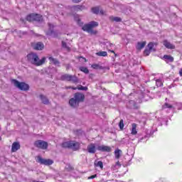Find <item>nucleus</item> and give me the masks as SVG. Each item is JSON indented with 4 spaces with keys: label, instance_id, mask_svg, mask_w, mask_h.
<instances>
[{
    "label": "nucleus",
    "instance_id": "nucleus-37",
    "mask_svg": "<svg viewBox=\"0 0 182 182\" xmlns=\"http://www.w3.org/2000/svg\"><path fill=\"white\" fill-rule=\"evenodd\" d=\"M77 23H78V25H80V26H82L83 25V23L79 18L77 20Z\"/></svg>",
    "mask_w": 182,
    "mask_h": 182
},
{
    "label": "nucleus",
    "instance_id": "nucleus-1",
    "mask_svg": "<svg viewBox=\"0 0 182 182\" xmlns=\"http://www.w3.org/2000/svg\"><path fill=\"white\" fill-rule=\"evenodd\" d=\"M27 60L34 66H42L46 62V57L39 59V55L36 53H30L27 55Z\"/></svg>",
    "mask_w": 182,
    "mask_h": 182
},
{
    "label": "nucleus",
    "instance_id": "nucleus-41",
    "mask_svg": "<svg viewBox=\"0 0 182 182\" xmlns=\"http://www.w3.org/2000/svg\"><path fill=\"white\" fill-rule=\"evenodd\" d=\"M72 87H75L68 86V87H65V89H67V90H69V89H72Z\"/></svg>",
    "mask_w": 182,
    "mask_h": 182
},
{
    "label": "nucleus",
    "instance_id": "nucleus-7",
    "mask_svg": "<svg viewBox=\"0 0 182 182\" xmlns=\"http://www.w3.org/2000/svg\"><path fill=\"white\" fill-rule=\"evenodd\" d=\"M33 146L34 147L41 149V150H47L49 146V144H48L46 141L38 139L34 141Z\"/></svg>",
    "mask_w": 182,
    "mask_h": 182
},
{
    "label": "nucleus",
    "instance_id": "nucleus-2",
    "mask_svg": "<svg viewBox=\"0 0 182 182\" xmlns=\"http://www.w3.org/2000/svg\"><path fill=\"white\" fill-rule=\"evenodd\" d=\"M85 102V94L81 92H76L74 94V97L70 99L69 105L73 109L77 108L80 103Z\"/></svg>",
    "mask_w": 182,
    "mask_h": 182
},
{
    "label": "nucleus",
    "instance_id": "nucleus-20",
    "mask_svg": "<svg viewBox=\"0 0 182 182\" xmlns=\"http://www.w3.org/2000/svg\"><path fill=\"white\" fill-rule=\"evenodd\" d=\"M26 21L28 22H35V14H28L26 18Z\"/></svg>",
    "mask_w": 182,
    "mask_h": 182
},
{
    "label": "nucleus",
    "instance_id": "nucleus-28",
    "mask_svg": "<svg viewBox=\"0 0 182 182\" xmlns=\"http://www.w3.org/2000/svg\"><path fill=\"white\" fill-rule=\"evenodd\" d=\"M120 154H122V150L116 149L114 151L115 159H117V160H119V159H120Z\"/></svg>",
    "mask_w": 182,
    "mask_h": 182
},
{
    "label": "nucleus",
    "instance_id": "nucleus-3",
    "mask_svg": "<svg viewBox=\"0 0 182 182\" xmlns=\"http://www.w3.org/2000/svg\"><path fill=\"white\" fill-rule=\"evenodd\" d=\"M99 26V23L96 21H91L90 23L85 24L82 29L84 32H87V33H90L91 35H96L97 33V31L93 30L94 28Z\"/></svg>",
    "mask_w": 182,
    "mask_h": 182
},
{
    "label": "nucleus",
    "instance_id": "nucleus-38",
    "mask_svg": "<svg viewBox=\"0 0 182 182\" xmlns=\"http://www.w3.org/2000/svg\"><path fill=\"white\" fill-rule=\"evenodd\" d=\"M74 4H79L80 2H82V0H72Z\"/></svg>",
    "mask_w": 182,
    "mask_h": 182
},
{
    "label": "nucleus",
    "instance_id": "nucleus-23",
    "mask_svg": "<svg viewBox=\"0 0 182 182\" xmlns=\"http://www.w3.org/2000/svg\"><path fill=\"white\" fill-rule=\"evenodd\" d=\"M109 21H111V22H122V18L111 16H109Z\"/></svg>",
    "mask_w": 182,
    "mask_h": 182
},
{
    "label": "nucleus",
    "instance_id": "nucleus-43",
    "mask_svg": "<svg viewBox=\"0 0 182 182\" xmlns=\"http://www.w3.org/2000/svg\"><path fill=\"white\" fill-rule=\"evenodd\" d=\"M108 52H111V53H114V50H108Z\"/></svg>",
    "mask_w": 182,
    "mask_h": 182
},
{
    "label": "nucleus",
    "instance_id": "nucleus-21",
    "mask_svg": "<svg viewBox=\"0 0 182 182\" xmlns=\"http://www.w3.org/2000/svg\"><path fill=\"white\" fill-rule=\"evenodd\" d=\"M91 68L92 69H95V70H103V69H105V68H103V66L99 65V64H96L94 63L91 65Z\"/></svg>",
    "mask_w": 182,
    "mask_h": 182
},
{
    "label": "nucleus",
    "instance_id": "nucleus-17",
    "mask_svg": "<svg viewBox=\"0 0 182 182\" xmlns=\"http://www.w3.org/2000/svg\"><path fill=\"white\" fill-rule=\"evenodd\" d=\"M132 127L131 134L136 136L137 134V124L133 123L132 124Z\"/></svg>",
    "mask_w": 182,
    "mask_h": 182
},
{
    "label": "nucleus",
    "instance_id": "nucleus-12",
    "mask_svg": "<svg viewBox=\"0 0 182 182\" xmlns=\"http://www.w3.org/2000/svg\"><path fill=\"white\" fill-rule=\"evenodd\" d=\"M87 151L91 154H95L96 153V144L93 143L90 144L87 147Z\"/></svg>",
    "mask_w": 182,
    "mask_h": 182
},
{
    "label": "nucleus",
    "instance_id": "nucleus-5",
    "mask_svg": "<svg viewBox=\"0 0 182 182\" xmlns=\"http://www.w3.org/2000/svg\"><path fill=\"white\" fill-rule=\"evenodd\" d=\"M12 82L17 89L23 90V92H28L29 90V85L26 82H19L18 80H12Z\"/></svg>",
    "mask_w": 182,
    "mask_h": 182
},
{
    "label": "nucleus",
    "instance_id": "nucleus-29",
    "mask_svg": "<svg viewBox=\"0 0 182 182\" xmlns=\"http://www.w3.org/2000/svg\"><path fill=\"white\" fill-rule=\"evenodd\" d=\"M97 56H103V57H106L107 56V52L106 51H100L96 53Z\"/></svg>",
    "mask_w": 182,
    "mask_h": 182
},
{
    "label": "nucleus",
    "instance_id": "nucleus-39",
    "mask_svg": "<svg viewBox=\"0 0 182 182\" xmlns=\"http://www.w3.org/2000/svg\"><path fill=\"white\" fill-rule=\"evenodd\" d=\"M116 166H119V167H122V164H120V161H117Z\"/></svg>",
    "mask_w": 182,
    "mask_h": 182
},
{
    "label": "nucleus",
    "instance_id": "nucleus-13",
    "mask_svg": "<svg viewBox=\"0 0 182 182\" xmlns=\"http://www.w3.org/2000/svg\"><path fill=\"white\" fill-rule=\"evenodd\" d=\"M19 149H21V144L18 141L14 142L11 146V153H16Z\"/></svg>",
    "mask_w": 182,
    "mask_h": 182
},
{
    "label": "nucleus",
    "instance_id": "nucleus-11",
    "mask_svg": "<svg viewBox=\"0 0 182 182\" xmlns=\"http://www.w3.org/2000/svg\"><path fill=\"white\" fill-rule=\"evenodd\" d=\"M97 150L99 151L110 153V151H112V147L106 145H102V146H97Z\"/></svg>",
    "mask_w": 182,
    "mask_h": 182
},
{
    "label": "nucleus",
    "instance_id": "nucleus-25",
    "mask_svg": "<svg viewBox=\"0 0 182 182\" xmlns=\"http://www.w3.org/2000/svg\"><path fill=\"white\" fill-rule=\"evenodd\" d=\"M100 9L99 6L92 7L91 9V11L92 14H95V15H99Z\"/></svg>",
    "mask_w": 182,
    "mask_h": 182
},
{
    "label": "nucleus",
    "instance_id": "nucleus-16",
    "mask_svg": "<svg viewBox=\"0 0 182 182\" xmlns=\"http://www.w3.org/2000/svg\"><path fill=\"white\" fill-rule=\"evenodd\" d=\"M163 60H165L166 63H168V62L171 63L174 62V57L171 56V55H164L163 56Z\"/></svg>",
    "mask_w": 182,
    "mask_h": 182
},
{
    "label": "nucleus",
    "instance_id": "nucleus-10",
    "mask_svg": "<svg viewBox=\"0 0 182 182\" xmlns=\"http://www.w3.org/2000/svg\"><path fill=\"white\" fill-rule=\"evenodd\" d=\"M31 47L34 50H42L45 48V45L42 42L31 43Z\"/></svg>",
    "mask_w": 182,
    "mask_h": 182
},
{
    "label": "nucleus",
    "instance_id": "nucleus-6",
    "mask_svg": "<svg viewBox=\"0 0 182 182\" xmlns=\"http://www.w3.org/2000/svg\"><path fill=\"white\" fill-rule=\"evenodd\" d=\"M61 80H65L66 82H70L75 85L79 83V78L76 75H72L69 74H64L61 76Z\"/></svg>",
    "mask_w": 182,
    "mask_h": 182
},
{
    "label": "nucleus",
    "instance_id": "nucleus-32",
    "mask_svg": "<svg viewBox=\"0 0 182 182\" xmlns=\"http://www.w3.org/2000/svg\"><path fill=\"white\" fill-rule=\"evenodd\" d=\"M119 127L121 130H123L124 127V121L123 119H120L119 122Z\"/></svg>",
    "mask_w": 182,
    "mask_h": 182
},
{
    "label": "nucleus",
    "instance_id": "nucleus-18",
    "mask_svg": "<svg viewBox=\"0 0 182 182\" xmlns=\"http://www.w3.org/2000/svg\"><path fill=\"white\" fill-rule=\"evenodd\" d=\"M42 21H43V16H42V15L34 14V21L42 22Z\"/></svg>",
    "mask_w": 182,
    "mask_h": 182
},
{
    "label": "nucleus",
    "instance_id": "nucleus-44",
    "mask_svg": "<svg viewBox=\"0 0 182 182\" xmlns=\"http://www.w3.org/2000/svg\"><path fill=\"white\" fill-rule=\"evenodd\" d=\"M114 55L115 58L117 57V54L115 52H114Z\"/></svg>",
    "mask_w": 182,
    "mask_h": 182
},
{
    "label": "nucleus",
    "instance_id": "nucleus-30",
    "mask_svg": "<svg viewBox=\"0 0 182 182\" xmlns=\"http://www.w3.org/2000/svg\"><path fill=\"white\" fill-rule=\"evenodd\" d=\"M66 171H73L75 170V168L70 164H67V166L65 167Z\"/></svg>",
    "mask_w": 182,
    "mask_h": 182
},
{
    "label": "nucleus",
    "instance_id": "nucleus-34",
    "mask_svg": "<svg viewBox=\"0 0 182 182\" xmlns=\"http://www.w3.org/2000/svg\"><path fill=\"white\" fill-rule=\"evenodd\" d=\"M97 167H100V168H103V162H102L101 161H99L97 164H96Z\"/></svg>",
    "mask_w": 182,
    "mask_h": 182
},
{
    "label": "nucleus",
    "instance_id": "nucleus-27",
    "mask_svg": "<svg viewBox=\"0 0 182 182\" xmlns=\"http://www.w3.org/2000/svg\"><path fill=\"white\" fill-rule=\"evenodd\" d=\"M62 47L67 51L70 52V47L68 46V44L65 41H62Z\"/></svg>",
    "mask_w": 182,
    "mask_h": 182
},
{
    "label": "nucleus",
    "instance_id": "nucleus-24",
    "mask_svg": "<svg viewBox=\"0 0 182 182\" xmlns=\"http://www.w3.org/2000/svg\"><path fill=\"white\" fill-rule=\"evenodd\" d=\"M87 87H83L82 85H78L77 87H72L73 90H87Z\"/></svg>",
    "mask_w": 182,
    "mask_h": 182
},
{
    "label": "nucleus",
    "instance_id": "nucleus-15",
    "mask_svg": "<svg viewBox=\"0 0 182 182\" xmlns=\"http://www.w3.org/2000/svg\"><path fill=\"white\" fill-rule=\"evenodd\" d=\"M163 43H164V46H165V48H166L167 49H176V46H174L173 44H171L167 40H164L163 41Z\"/></svg>",
    "mask_w": 182,
    "mask_h": 182
},
{
    "label": "nucleus",
    "instance_id": "nucleus-8",
    "mask_svg": "<svg viewBox=\"0 0 182 182\" xmlns=\"http://www.w3.org/2000/svg\"><path fill=\"white\" fill-rule=\"evenodd\" d=\"M148 48H146L144 50V56H149L150 53H151V50H154V52L156 51V49H154V43L152 42L149 43L148 44Z\"/></svg>",
    "mask_w": 182,
    "mask_h": 182
},
{
    "label": "nucleus",
    "instance_id": "nucleus-33",
    "mask_svg": "<svg viewBox=\"0 0 182 182\" xmlns=\"http://www.w3.org/2000/svg\"><path fill=\"white\" fill-rule=\"evenodd\" d=\"M164 109H172L173 108V105H169L168 103L166 102L164 106H163Z\"/></svg>",
    "mask_w": 182,
    "mask_h": 182
},
{
    "label": "nucleus",
    "instance_id": "nucleus-46",
    "mask_svg": "<svg viewBox=\"0 0 182 182\" xmlns=\"http://www.w3.org/2000/svg\"><path fill=\"white\" fill-rule=\"evenodd\" d=\"M0 130H1V127H0Z\"/></svg>",
    "mask_w": 182,
    "mask_h": 182
},
{
    "label": "nucleus",
    "instance_id": "nucleus-9",
    "mask_svg": "<svg viewBox=\"0 0 182 182\" xmlns=\"http://www.w3.org/2000/svg\"><path fill=\"white\" fill-rule=\"evenodd\" d=\"M38 162L40 163V164H43L44 166H52V164H53V160L45 159L41 156H38Z\"/></svg>",
    "mask_w": 182,
    "mask_h": 182
},
{
    "label": "nucleus",
    "instance_id": "nucleus-22",
    "mask_svg": "<svg viewBox=\"0 0 182 182\" xmlns=\"http://www.w3.org/2000/svg\"><path fill=\"white\" fill-rule=\"evenodd\" d=\"M40 98L42 100V103H43V105H49V100L48 99V97H45L43 95H41Z\"/></svg>",
    "mask_w": 182,
    "mask_h": 182
},
{
    "label": "nucleus",
    "instance_id": "nucleus-42",
    "mask_svg": "<svg viewBox=\"0 0 182 182\" xmlns=\"http://www.w3.org/2000/svg\"><path fill=\"white\" fill-rule=\"evenodd\" d=\"M179 75L182 76V68L179 70Z\"/></svg>",
    "mask_w": 182,
    "mask_h": 182
},
{
    "label": "nucleus",
    "instance_id": "nucleus-4",
    "mask_svg": "<svg viewBox=\"0 0 182 182\" xmlns=\"http://www.w3.org/2000/svg\"><path fill=\"white\" fill-rule=\"evenodd\" d=\"M63 149H71L73 151H77L80 149V143L76 141H68L61 144Z\"/></svg>",
    "mask_w": 182,
    "mask_h": 182
},
{
    "label": "nucleus",
    "instance_id": "nucleus-31",
    "mask_svg": "<svg viewBox=\"0 0 182 182\" xmlns=\"http://www.w3.org/2000/svg\"><path fill=\"white\" fill-rule=\"evenodd\" d=\"M80 70L86 74L89 73V69H87V67L81 66V67H80Z\"/></svg>",
    "mask_w": 182,
    "mask_h": 182
},
{
    "label": "nucleus",
    "instance_id": "nucleus-35",
    "mask_svg": "<svg viewBox=\"0 0 182 182\" xmlns=\"http://www.w3.org/2000/svg\"><path fill=\"white\" fill-rule=\"evenodd\" d=\"M163 85V82L160 80H156V86H161Z\"/></svg>",
    "mask_w": 182,
    "mask_h": 182
},
{
    "label": "nucleus",
    "instance_id": "nucleus-45",
    "mask_svg": "<svg viewBox=\"0 0 182 182\" xmlns=\"http://www.w3.org/2000/svg\"><path fill=\"white\" fill-rule=\"evenodd\" d=\"M1 140H2V137L0 136V141H1Z\"/></svg>",
    "mask_w": 182,
    "mask_h": 182
},
{
    "label": "nucleus",
    "instance_id": "nucleus-40",
    "mask_svg": "<svg viewBox=\"0 0 182 182\" xmlns=\"http://www.w3.org/2000/svg\"><path fill=\"white\" fill-rule=\"evenodd\" d=\"M100 14H101V15H105V11H103V10H100Z\"/></svg>",
    "mask_w": 182,
    "mask_h": 182
},
{
    "label": "nucleus",
    "instance_id": "nucleus-36",
    "mask_svg": "<svg viewBox=\"0 0 182 182\" xmlns=\"http://www.w3.org/2000/svg\"><path fill=\"white\" fill-rule=\"evenodd\" d=\"M96 177H97V174L92 175V176L88 177V180H92L93 178H96Z\"/></svg>",
    "mask_w": 182,
    "mask_h": 182
},
{
    "label": "nucleus",
    "instance_id": "nucleus-19",
    "mask_svg": "<svg viewBox=\"0 0 182 182\" xmlns=\"http://www.w3.org/2000/svg\"><path fill=\"white\" fill-rule=\"evenodd\" d=\"M146 46V41L138 42L136 46L137 50H141Z\"/></svg>",
    "mask_w": 182,
    "mask_h": 182
},
{
    "label": "nucleus",
    "instance_id": "nucleus-26",
    "mask_svg": "<svg viewBox=\"0 0 182 182\" xmlns=\"http://www.w3.org/2000/svg\"><path fill=\"white\" fill-rule=\"evenodd\" d=\"M48 59L50 60V63H53V65H59V60H58V59L53 57H49Z\"/></svg>",
    "mask_w": 182,
    "mask_h": 182
},
{
    "label": "nucleus",
    "instance_id": "nucleus-14",
    "mask_svg": "<svg viewBox=\"0 0 182 182\" xmlns=\"http://www.w3.org/2000/svg\"><path fill=\"white\" fill-rule=\"evenodd\" d=\"M73 12H80L86 9V6L84 5H75L72 7Z\"/></svg>",
    "mask_w": 182,
    "mask_h": 182
}]
</instances>
